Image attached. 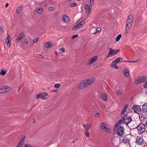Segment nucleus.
<instances>
[{"label": "nucleus", "instance_id": "nucleus-3", "mask_svg": "<svg viewBox=\"0 0 147 147\" xmlns=\"http://www.w3.org/2000/svg\"><path fill=\"white\" fill-rule=\"evenodd\" d=\"M109 51L108 54L107 55V58L111 57L115 55L119 51V49H117L114 50L112 48H110L109 49Z\"/></svg>", "mask_w": 147, "mask_h": 147}, {"label": "nucleus", "instance_id": "nucleus-7", "mask_svg": "<svg viewBox=\"0 0 147 147\" xmlns=\"http://www.w3.org/2000/svg\"><path fill=\"white\" fill-rule=\"evenodd\" d=\"M128 107V106L127 105L125 106L123 110L121 112V115L122 117L127 116V110Z\"/></svg>", "mask_w": 147, "mask_h": 147}, {"label": "nucleus", "instance_id": "nucleus-30", "mask_svg": "<svg viewBox=\"0 0 147 147\" xmlns=\"http://www.w3.org/2000/svg\"><path fill=\"white\" fill-rule=\"evenodd\" d=\"M37 12L39 13H41L43 12V9L41 8H40L38 9Z\"/></svg>", "mask_w": 147, "mask_h": 147}, {"label": "nucleus", "instance_id": "nucleus-35", "mask_svg": "<svg viewBox=\"0 0 147 147\" xmlns=\"http://www.w3.org/2000/svg\"><path fill=\"white\" fill-rule=\"evenodd\" d=\"M46 45V47H52V44L49 42H48L47 43Z\"/></svg>", "mask_w": 147, "mask_h": 147}, {"label": "nucleus", "instance_id": "nucleus-38", "mask_svg": "<svg viewBox=\"0 0 147 147\" xmlns=\"http://www.w3.org/2000/svg\"><path fill=\"white\" fill-rule=\"evenodd\" d=\"M78 35L77 34H76L73 35L71 37V38L72 39H74L75 38H77L78 37Z\"/></svg>", "mask_w": 147, "mask_h": 147}, {"label": "nucleus", "instance_id": "nucleus-57", "mask_svg": "<svg viewBox=\"0 0 147 147\" xmlns=\"http://www.w3.org/2000/svg\"><path fill=\"white\" fill-rule=\"evenodd\" d=\"M16 147H20V146H19V145H17Z\"/></svg>", "mask_w": 147, "mask_h": 147}, {"label": "nucleus", "instance_id": "nucleus-15", "mask_svg": "<svg viewBox=\"0 0 147 147\" xmlns=\"http://www.w3.org/2000/svg\"><path fill=\"white\" fill-rule=\"evenodd\" d=\"M133 109L135 113H138L140 111V109L139 108V106L137 105L134 106Z\"/></svg>", "mask_w": 147, "mask_h": 147}, {"label": "nucleus", "instance_id": "nucleus-36", "mask_svg": "<svg viewBox=\"0 0 147 147\" xmlns=\"http://www.w3.org/2000/svg\"><path fill=\"white\" fill-rule=\"evenodd\" d=\"M90 5L91 6L93 5L94 3V0H90Z\"/></svg>", "mask_w": 147, "mask_h": 147}, {"label": "nucleus", "instance_id": "nucleus-9", "mask_svg": "<svg viewBox=\"0 0 147 147\" xmlns=\"http://www.w3.org/2000/svg\"><path fill=\"white\" fill-rule=\"evenodd\" d=\"M88 85L87 84L86 80H82L80 83L79 88L81 89L86 87Z\"/></svg>", "mask_w": 147, "mask_h": 147}, {"label": "nucleus", "instance_id": "nucleus-52", "mask_svg": "<svg viewBox=\"0 0 147 147\" xmlns=\"http://www.w3.org/2000/svg\"><path fill=\"white\" fill-rule=\"evenodd\" d=\"M138 61V60H136V61H130V63H134L136 62H137Z\"/></svg>", "mask_w": 147, "mask_h": 147}, {"label": "nucleus", "instance_id": "nucleus-2", "mask_svg": "<svg viewBox=\"0 0 147 147\" xmlns=\"http://www.w3.org/2000/svg\"><path fill=\"white\" fill-rule=\"evenodd\" d=\"M133 20V16L131 15H129L126 22V25L125 27L126 31L125 32V34H126L128 33V31L130 29Z\"/></svg>", "mask_w": 147, "mask_h": 147}, {"label": "nucleus", "instance_id": "nucleus-32", "mask_svg": "<svg viewBox=\"0 0 147 147\" xmlns=\"http://www.w3.org/2000/svg\"><path fill=\"white\" fill-rule=\"evenodd\" d=\"M117 63H116V62L114 61H113L111 63V67H114L115 66L117 65Z\"/></svg>", "mask_w": 147, "mask_h": 147}, {"label": "nucleus", "instance_id": "nucleus-22", "mask_svg": "<svg viewBox=\"0 0 147 147\" xmlns=\"http://www.w3.org/2000/svg\"><path fill=\"white\" fill-rule=\"evenodd\" d=\"M42 98L43 99H45L48 97V94L45 93H42Z\"/></svg>", "mask_w": 147, "mask_h": 147}, {"label": "nucleus", "instance_id": "nucleus-26", "mask_svg": "<svg viewBox=\"0 0 147 147\" xmlns=\"http://www.w3.org/2000/svg\"><path fill=\"white\" fill-rule=\"evenodd\" d=\"M114 61L116 62V63H121L122 61L123 60L122 58L121 57H119L116 59L115 60H114Z\"/></svg>", "mask_w": 147, "mask_h": 147}, {"label": "nucleus", "instance_id": "nucleus-10", "mask_svg": "<svg viewBox=\"0 0 147 147\" xmlns=\"http://www.w3.org/2000/svg\"><path fill=\"white\" fill-rule=\"evenodd\" d=\"M97 58L98 57L96 56L92 57L88 61L87 63V65H90L92 64L96 60Z\"/></svg>", "mask_w": 147, "mask_h": 147}, {"label": "nucleus", "instance_id": "nucleus-27", "mask_svg": "<svg viewBox=\"0 0 147 147\" xmlns=\"http://www.w3.org/2000/svg\"><path fill=\"white\" fill-rule=\"evenodd\" d=\"M85 23L84 20H83L81 22H80L77 24L79 27L80 28L82 27Z\"/></svg>", "mask_w": 147, "mask_h": 147}, {"label": "nucleus", "instance_id": "nucleus-33", "mask_svg": "<svg viewBox=\"0 0 147 147\" xmlns=\"http://www.w3.org/2000/svg\"><path fill=\"white\" fill-rule=\"evenodd\" d=\"M21 7H18L16 9V12L17 13H19L21 10Z\"/></svg>", "mask_w": 147, "mask_h": 147}, {"label": "nucleus", "instance_id": "nucleus-61", "mask_svg": "<svg viewBox=\"0 0 147 147\" xmlns=\"http://www.w3.org/2000/svg\"><path fill=\"white\" fill-rule=\"evenodd\" d=\"M69 1H70V0H68Z\"/></svg>", "mask_w": 147, "mask_h": 147}, {"label": "nucleus", "instance_id": "nucleus-53", "mask_svg": "<svg viewBox=\"0 0 147 147\" xmlns=\"http://www.w3.org/2000/svg\"><path fill=\"white\" fill-rule=\"evenodd\" d=\"M97 66H98L97 64L94 65V67H95V68H96V67H97Z\"/></svg>", "mask_w": 147, "mask_h": 147}, {"label": "nucleus", "instance_id": "nucleus-17", "mask_svg": "<svg viewBox=\"0 0 147 147\" xmlns=\"http://www.w3.org/2000/svg\"><path fill=\"white\" fill-rule=\"evenodd\" d=\"M123 74L126 77H128L129 75V71L127 69H125L123 71Z\"/></svg>", "mask_w": 147, "mask_h": 147}, {"label": "nucleus", "instance_id": "nucleus-4", "mask_svg": "<svg viewBox=\"0 0 147 147\" xmlns=\"http://www.w3.org/2000/svg\"><path fill=\"white\" fill-rule=\"evenodd\" d=\"M136 128L139 134H142L145 131V126L142 123H140L138 125Z\"/></svg>", "mask_w": 147, "mask_h": 147}, {"label": "nucleus", "instance_id": "nucleus-48", "mask_svg": "<svg viewBox=\"0 0 147 147\" xmlns=\"http://www.w3.org/2000/svg\"><path fill=\"white\" fill-rule=\"evenodd\" d=\"M143 86L145 88H147V82L144 84Z\"/></svg>", "mask_w": 147, "mask_h": 147}, {"label": "nucleus", "instance_id": "nucleus-54", "mask_svg": "<svg viewBox=\"0 0 147 147\" xmlns=\"http://www.w3.org/2000/svg\"><path fill=\"white\" fill-rule=\"evenodd\" d=\"M24 42L26 45H27L28 44V42L27 41H25Z\"/></svg>", "mask_w": 147, "mask_h": 147}, {"label": "nucleus", "instance_id": "nucleus-23", "mask_svg": "<svg viewBox=\"0 0 147 147\" xmlns=\"http://www.w3.org/2000/svg\"><path fill=\"white\" fill-rule=\"evenodd\" d=\"M122 142L125 143H129V140L127 138L125 137L123 139Z\"/></svg>", "mask_w": 147, "mask_h": 147}, {"label": "nucleus", "instance_id": "nucleus-20", "mask_svg": "<svg viewBox=\"0 0 147 147\" xmlns=\"http://www.w3.org/2000/svg\"><path fill=\"white\" fill-rule=\"evenodd\" d=\"M25 136H23L22 137V139H21L20 142L18 144V145H19V146H21V145L24 142L25 140Z\"/></svg>", "mask_w": 147, "mask_h": 147}, {"label": "nucleus", "instance_id": "nucleus-60", "mask_svg": "<svg viewBox=\"0 0 147 147\" xmlns=\"http://www.w3.org/2000/svg\"><path fill=\"white\" fill-rule=\"evenodd\" d=\"M130 61H127V62H129L130 63Z\"/></svg>", "mask_w": 147, "mask_h": 147}, {"label": "nucleus", "instance_id": "nucleus-11", "mask_svg": "<svg viewBox=\"0 0 147 147\" xmlns=\"http://www.w3.org/2000/svg\"><path fill=\"white\" fill-rule=\"evenodd\" d=\"M140 119L143 122H146L147 121V113H143L142 115L141 116Z\"/></svg>", "mask_w": 147, "mask_h": 147}, {"label": "nucleus", "instance_id": "nucleus-1", "mask_svg": "<svg viewBox=\"0 0 147 147\" xmlns=\"http://www.w3.org/2000/svg\"><path fill=\"white\" fill-rule=\"evenodd\" d=\"M132 119L130 116H125L122 117V119L120 120L119 122L117 123L115 128V129H116L117 127L121 123H125L126 124H128L131 121Z\"/></svg>", "mask_w": 147, "mask_h": 147}, {"label": "nucleus", "instance_id": "nucleus-8", "mask_svg": "<svg viewBox=\"0 0 147 147\" xmlns=\"http://www.w3.org/2000/svg\"><path fill=\"white\" fill-rule=\"evenodd\" d=\"M136 142L139 145H142L143 144V140L140 137H137L136 138Z\"/></svg>", "mask_w": 147, "mask_h": 147}, {"label": "nucleus", "instance_id": "nucleus-21", "mask_svg": "<svg viewBox=\"0 0 147 147\" xmlns=\"http://www.w3.org/2000/svg\"><path fill=\"white\" fill-rule=\"evenodd\" d=\"M92 126V124L89 123L87 124H84L83 125L85 129L87 130H88Z\"/></svg>", "mask_w": 147, "mask_h": 147}, {"label": "nucleus", "instance_id": "nucleus-42", "mask_svg": "<svg viewBox=\"0 0 147 147\" xmlns=\"http://www.w3.org/2000/svg\"><path fill=\"white\" fill-rule=\"evenodd\" d=\"M117 95H120L122 94V93L121 91L120 90H117Z\"/></svg>", "mask_w": 147, "mask_h": 147}, {"label": "nucleus", "instance_id": "nucleus-47", "mask_svg": "<svg viewBox=\"0 0 147 147\" xmlns=\"http://www.w3.org/2000/svg\"><path fill=\"white\" fill-rule=\"evenodd\" d=\"M39 38H35L34 40H33V42L34 43H36L38 41V39Z\"/></svg>", "mask_w": 147, "mask_h": 147}, {"label": "nucleus", "instance_id": "nucleus-19", "mask_svg": "<svg viewBox=\"0 0 147 147\" xmlns=\"http://www.w3.org/2000/svg\"><path fill=\"white\" fill-rule=\"evenodd\" d=\"M24 36V33L23 32H21L16 38V40L18 41V42L19 41L23 38Z\"/></svg>", "mask_w": 147, "mask_h": 147}, {"label": "nucleus", "instance_id": "nucleus-56", "mask_svg": "<svg viewBox=\"0 0 147 147\" xmlns=\"http://www.w3.org/2000/svg\"><path fill=\"white\" fill-rule=\"evenodd\" d=\"M8 5V3H7L6 4V5H5V7H7V6Z\"/></svg>", "mask_w": 147, "mask_h": 147}, {"label": "nucleus", "instance_id": "nucleus-29", "mask_svg": "<svg viewBox=\"0 0 147 147\" xmlns=\"http://www.w3.org/2000/svg\"><path fill=\"white\" fill-rule=\"evenodd\" d=\"M80 28L77 24L74 26L72 28L73 30H75Z\"/></svg>", "mask_w": 147, "mask_h": 147}, {"label": "nucleus", "instance_id": "nucleus-28", "mask_svg": "<svg viewBox=\"0 0 147 147\" xmlns=\"http://www.w3.org/2000/svg\"><path fill=\"white\" fill-rule=\"evenodd\" d=\"M122 35L121 34H119L117 36L115 40L116 42H118L119 41Z\"/></svg>", "mask_w": 147, "mask_h": 147}, {"label": "nucleus", "instance_id": "nucleus-31", "mask_svg": "<svg viewBox=\"0 0 147 147\" xmlns=\"http://www.w3.org/2000/svg\"><path fill=\"white\" fill-rule=\"evenodd\" d=\"M6 73V72L5 71L1 70L0 73V74L1 75L4 76L5 74Z\"/></svg>", "mask_w": 147, "mask_h": 147}, {"label": "nucleus", "instance_id": "nucleus-45", "mask_svg": "<svg viewBox=\"0 0 147 147\" xmlns=\"http://www.w3.org/2000/svg\"><path fill=\"white\" fill-rule=\"evenodd\" d=\"M85 135L87 137H88L89 136V133L87 131H86L85 132Z\"/></svg>", "mask_w": 147, "mask_h": 147}, {"label": "nucleus", "instance_id": "nucleus-44", "mask_svg": "<svg viewBox=\"0 0 147 147\" xmlns=\"http://www.w3.org/2000/svg\"><path fill=\"white\" fill-rule=\"evenodd\" d=\"M41 94H42V93L38 94L36 96V98H42Z\"/></svg>", "mask_w": 147, "mask_h": 147}, {"label": "nucleus", "instance_id": "nucleus-55", "mask_svg": "<svg viewBox=\"0 0 147 147\" xmlns=\"http://www.w3.org/2000/svg\"><path fill=\"white\" fill-rule=\"evenodd\" d=\"M142 147H147V145L145 144Z\"/></svg>", "mask_w": 147, "mask_h": 147}, {"label": "nucleus", "instance_id": "nucleus-37", "mask_svg": "<svg viewBox=\"0 0 147 147\" xmlns=\"http://www.w3.org/2000/svg\"><path fill=\"white\" fill-rule=\"evenodd\" d=\"M77 5V4L76 3H73L71 4L70 5V6H71V7H74V6H76Z\"/></svg>", "mask_w": 147, "mask_h": 147}, {"label": "nucleus", "instance_id": "nucleus-14", "mask_svg": "<svg viewBox=\"0 0 147 147\" xmlns=\"http://www.w3.org/2000/svg\"><path fill=\"white\" fill-rule=\"evenodd\" d=\"M9 90V88L6 86H5L2 87L0 89V92L3 93L4 92H7Z\"/></svg>", "mask_w": 147, "mask_h": 147}, {"label": "nucleus", "instance_id": "nucleus-6", "mask_svg": "<svg viewBox=\"0 0 147 147\" xmlns=\"http://www.w3.org/2000/svg\"><path fill=\"white\" fill-rule=\"evenodd\" d=\"M147 80V76H140L137 79L136 81V84L142 83L145 81Z\"/></svg>", "mask_w": 147, "mask_h": 147}, {"label": "nucleus", "instance_id": "nucleus-34", "mask_svg": "<svg viewBox=\"0 0 147 147\" xmlns=\"http://www.w3.org/2000/svg\"><path fill=\"white\" fill-rule=\"evenodd\" d=\"M23 147H34L32 145H31L29 144H24V146Z\"/></svg>", "mask_w": 147, "mask_h": 147}, {"label": "nucleus", "instance_id": "nucleus-24", "mask_svg": "<svg viewBox=\"0 0 147 147\" xmlns=\"http://www.w3.org/2000/svg\"><path fill=\"white\" fill-rule=\"evenodd\" d=\"M102 100H105V101H107L108 99L107 95L105 94H102Z\"/></svg>", "mask_w": 147, "mask_h": 147}, {"label": "nucleus", "instance_id": "nucleus-43", "mask_svg": "<svg viewBox=\"0 0 147 147\" xmlns=\"http://www.w3.org/2000/svg\"><path fill=\"white\" fill-rule=\"evenodd\" d=\"M96 32H98L101 30V29L100 28L98 27L96 28Z\"/></svg>", "mask_w": 147, "mask_h": 147}, {"label": "nucleus", "instance_id": "nucleus-13", "mask_svg": "<svg viewBox=\"0 0 147 147\" xmlns=\"http://www.w3.org/2000/svg\"><path fill=\"white\" fill-rule=\"evenodd\" d=\"M85 9L86 13L87 14H89L92 10L90 6L88 4L85 5Z\"/></svg>", "mask_w": 147, "mask_h": 147}, {"label": "nucleus", "instance_id": "nucleus-39", "mask_svg": "<svg viewBox=\"0 0 147 147\" xmlns=\"http://www.w3.org/2000/svg\"><path fill=\"white\" fill-rule=\"evenodd\" d=\"M60 86V85L59 84H57L55 85L54 87L57 88H59Z\"/></svg>", "mask_w": 147, "mask_h": 147}, {"label": "nucleus", "instance_id": "nucleus-16", "mask_svg": "<svg viewBox=\"0 0 147 147\" xmlns=\"http://www.w3.org/2000/svg\"><path fill=\"white\" fill-rule=\"evenodd\" d=\"M101 128L103 130L106 131L107 132H108L110 130V129L106 128V125L105 123H102L101 124Z\"/></svg>", "mask_w": 147, "mask_h": 147}, {"label": "nucleus", "instance_id": "nucleus-25", "mask_svg": "<svg viewBox=\"0 0 147 147\" xmlns=\"http://www.w3.org/2000/svg\"><path fill=\"white\" fill-rule=\"evenodd\" d=\"M142 108L144 111L147 112V103L143 105Z\"/></svg>", "mask_w": 147, "mask_h": 147}, {"label": "nucleus", "instance_id": "nucleus-18", "mask_svg": "<svg viewBox=\"0 0 147 147\" xmlns=\"http://www.w3.org/2000/svg\"><path fill=\"white\" fill-rule=\"evenodd\" d=\"M62 20L63 22L65 23H68L69 21V17L66 15H64L63 16Z\"/></svg>", "mask_w": 147, "mask_h": 147}, {"label": "nucleus", "instance_id": "nucleus-59", "mask_svg": "<svg viewBox=\"0 0 147 147\" xmlns=\"http://www.w3.org/2000/svg\"><path fill=\"white\" fill-rule=\"evenodd\" d=\"M125 62H127V61H125Z\"/></svg>", "mask_w": 147, "mask_h": 147}, {"label": "nucleus", "instance_id": "nucleus-5", "mask_svg": "<svg viewBox=\"0 0 147 147\" xmlns=\"http://www.w3.org/2000/svg\"><path fill=\"white\" fill-rule=\"evenodd\" d=\"M124 129L122 126H120L116 130V134L120 136L123 135L124 134Z\"/></svg>", "mask_w": 147, "mask_h": 147}, {"label": "nucleus", "instance_id": "nucleus-51", "mask_svg": "<svg viewBox=\"0 0 147 147\" xmlns=\"http://www.w3.org/2000/svg\"><path fill=\"white\" fill-rule=\"evenodd\" d=\"M95 117H99V113H97L95 115Z\"/></svg>", "mask_w": 147, "mask_h": 147}, {"label": "nucleus", "instance_id": "nucleus-46", "mask_svg": "<svg viewBox=\"0 0 147 147\" xmlns=\"http://www.w3.org/2000/svg\"><path fill=\"white\" fill-rule=\"evenodd\" d=\"M3 33V30L1 27H0V36Z\"/></svg>", "mask_w": 147, "mask_h": 147}, {"label": "nucleus", "instance_id": "nucleus-41", "mask_svg": "<svg viewBox=\"0 0 147 147\" xmlns=\"http://www.w3.org/2000/svg\"><path fill=\"white\" fill-rule=\"evenodd\" d=\"M6 40H8V41L7 42V45H9V46L10 45V41H9V36H8V37L6 39Z\"/></svg>", "mask_w": 147, "mask_h": 147}, {"label": "nucleus", "instance_id": "nucleus-12", "mask_svg": "<svg viewBox=\"0 0 147 147\" xmlns=\"http://www.w3.org/2000/svg\"><path fill=\"white\" fill-rule=\"evenodd\" d=\"M86 80L88 86L90 85L93 82H94L95 81L96 79L95 78H92Z\"/></svg>", "mask_w": 147, "mask_h": 147}, {"label": "nucleus", "instance_id": "nucleus-40", "mask_svg": "<svg viewBox=\"0 0 147 147\" xmlns=\"http://www.w3.org/2000/svg\"><path fill=\"white\" fill-rule=\"evenodd\" d=\"M55 9V8L53 7H49L48 8L49 10H50V11H53Z\"/></svg>", "mask_w": 147, "mask_h": 147}, {"label": "nucleus", "instance_id": "nucleus-49", "mask_svg": "<svg viewBox=\"0 0 147 147\" xmlns=\"http://www.w3.org/2000/svg\"><path fill=\"white\" fill-rule=\"evenodd\" d=\"M113 68H114L117 69L119 68V67L117 66L116 65L114 67H113Z\"/></svg>", "mask_w": 147, "mask_h": 147}, {"label": "nucleus", "instance_id": "nucleus-58", "mask_svg": "<svg viewBox=\"0 0 147 147\" xmlns=\"http://www.w3.org/2000/svg\"><path fill=\"white\" fill-rule=\"evenodd\" d=\"M53 92H56V90H53L52 91Z\"/></svg>", "mask_w": 147, "mask_h": 147}, {"label": "nucleus", "instance_id": "nucleus-50", "mask_svg": "<svg viewBox=\"0 0 147 147\" xmlns=\"http://www.w3.org/2000/svg\"><path fill=\"white\" fill-rule=\"evenodd\" d=\"M60 50L62 51V52H65V50L64 48H61L60 49Z\"/></svg>", "mask_w": 147, "mask_h": 147}]
</instances>
